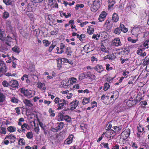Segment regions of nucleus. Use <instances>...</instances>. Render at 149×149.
Wrapping results in <instances>:
<instances>
[{
	"mask_svg": "<svg viewBox=\"0 0 149 149\" xmlns=\"http://www.w3.org/2000/svg\"><path fill=\"white\" fill-rule=\"evenodd\" d=\"M129 50L127 48H124L119 50L118 54L121 55L122 56H126L129 53Z\"/></svg>",
	"mask_w": 149,
	"mask_h": 149,
	"instance_id": "11",
	"label": "nucleus"
},
{
	"mask_svg": "<svg viewBox=\"0 0 149 149\" xmlns=\"http://www.w3.org/2000/svg\"><path fill=\"white\" fill-rule=\"evenodd\" d=\"M33 135L32 132H29L26 134V136L29 139H31L33 138Z\"/></svg>",
	"mask_w": 149,
	"mask_h": 149,
	"instance_id": "50",
	"label": "nucleus"
},
{
	"mask_svg": "<svg viewBox=\"0 0 149 149\" xmlns=\"http://www.w3.org/2000/svg\"><path fill=\"white\" fill-rule=\"evenodd\" d=\"M120 28L121 31L124 33H126L128 31V29L126 28L123 24L121 23H120Z\"/></svg>",
	"mask_w": 149,
	"mask_h": 149,
	"instance_id": "36",
	"label": "nucleus"
},
{
	"mask_svg": "<svg viewBox=\"0 0 149 149\" xmlns=\"http://www.w3.org/2000/svg\"><path fill=\"white\" fill-rule=\"evenodd\" d=\"M140 104L141 107L143 108L145 107L146 106L147 104V102L146 101H142L140 102Z\"/></svg>",
	"mask_w": 149,
	"mask_h": 149,
	"instance_id": "60",
	"label": "nucleus"
},
{
	"mask_svg": "<svg viewBox=\"0 0 149 149\" xmlns=\"http://www.w3.org/2000/svg\"><path fill=\"white\" fill-rule=\"evenodd\" d=\"M6 138L10 139V143H14L15 141L16 138L15 135L11 134L10 135H8L6 136Z\"/></svg>",
	"mask_w": 149,
	"mask_h": 149,
	"instance_id": "20",
	"label": "nucleus"
},
{
	"mask_svg": "<svg viewBox=\"0 0 149 149\" xmlns=\"http://www.w3.org/2000/svg\"><path fill=\"white\" fill-rule=\"evenodd\" d=\"M101 99L103 100V102L105 104H108L111 102L109 101V96H105V95H103L101 97Z\"/></svg>",
	"mask_w": 149,
	"mask_h": 149,
	"instance_id": "17",
	"label": "nucleus"
},
{
	"mask_svg": "<svg viewBox=\"0 0 149 149\" xmlns=\"http://www.w3.org/2000/svg\"><path fill=\"white\" fill-rule=\"evenodd\" d=\"M128 40L132 43H135L138 40V39L137 38L135 40L133 39L131 37H129L128 38Z\"/></svg>",
	"mask_w": 149,
	"mask_h": 149,
	"instance_id": "63",
	"label": "nucleus"
},
{
	"mask_svg": "<svg viewBox=\"0 0 149 149\" xmlns=\"http://www.w3.org/2000/svg\"><path fill=\"white\" fill-rule=\"evenodd\" d=\"M18 100L15 97H12L10 100V101L13 103H17L18 102Z\"/></svg>",
	"mask_w": 149,
	"mask_h": 149,
	"instance_id": "58",
	"label": "nucleus"
},
{
	"mask_svg": "<svg viewBox=\"0 0 149 149\" xmlns=\"http://www.w3.org/2000/svg\"><path fill=\"white\" fill-rule=\"evenodd\" d=\"M112 128L114 130V131L118 134L121 132L122 128V125H120L118 126H114L112 127Z\"/></svg>",
	"mask_w": 149,
	"mask_h": 149,
	"instance_id": "25",
	"label": "nucleus"
},
{
	"mask_svg": "<svg viewBox=\"0 0 149 149\" xmlns=\"http://www.w3.org/2000/svg\"><path fill=\"white\" fill-rule=\"evenodd\" d=\"M64 120L69 123H71L72 121L71 118L68 115H65L64 116Z\"/></svg>",
	"mask_w": 149,
	"mask_h": 149,
	"instance_id": "45",
	"label": "nucleus"
},
{
	"mask_svg": "<svg viewBox=\"0 0 149 149\" xmlns=\"http://www.w3.org/2000/svg\"><path fill=\"white\" fill-rule=\"evenodd\" d=\"M142 97H140L139 98L134 100H129L128 101L127 104L129 107H132L134 105H136L138 103L140 102L142 99Z\"/></svg>",
	"mask_w": 149,
	"mask_h": 149,
	"instance_id": "8",
	"label": "nucleus"
},
{
	"mask_svg": "<svg viewBox=\"0 0 149 149\" xmlns=\"http://www.w3.org/2000/svg\"><path fill=\"white\" fill-rule=\"evenodd\" d=\"M7 130L10 132H15L16 130V128L12 126H10L7 128Z\"/></svg>",
	"mask_w": 149,
	"mask_h": 149,
	"instance_id": "42",
	"label": "nucleus"
},
{
	"mask_svg": "<svg viewBox=\"0 0 149 149\" xmlns=\"http://www.w3.org/2000/svg\"><path fill=\"white\" fill-rule=\"evenodd\" d=\"M24 119L23 118H21L19 119L18 122V125L19 126H22L23 124L22 122H23L24 121Z\"/></svg>",
	"mask_w": 149,
	"mask_h": 149,
	"instance_id": "61",
	"label": "nucleus"
},
{
	"mask_svg": "<svg viewBox=\"0 0 149 149\" xmlns=\"http://www.w3.org/2000/svg\"><path fill=\"white\" fill-rule=\"evenodd\" d=\"M113 94L111 97V99H113L114 97L115 98V100H116L118 97L119 93L118 91H115L113 92Z\"/></svg>",
	"mask_w": 149,
	"mask_h": 149,
	"instance_id": "30",
	"label": "nucleus"
},
{
	"mask_svg": "<svg viewBox=\"0 0 149 149\" xmlns=\"http://www.w3.org/2000/svg\"><path fill=\"white\" fill-rule=\"evenodd\" d=\"M64 125V124L62 122L53 124V125L51 128V130L53 132H57L61 130L63 128Z\"/></svg>",
	"mask_w": 149,
	"mask_h": 149,
	"instance_id": "5",
	"label": "nucleus"
},
{
	"mask_svg": "<svg viewBox=\"0 0 149 149\" xmlns=\"http://www.w3.org/2000/svg\"><path fill=\"white\" fill-rule=\"evenodd\" d=\"M2 84L4 87H8L9 86V82L8 83L6 80H4L2 82Z\"/></svg>",
	"mask_w": 149,
	"mask_h": 149,
	"instance_id": "62",
	"label": "nucleus"
},
{
	"mask_svg": "<svg viewBox=\"0 0 149 149\" xmlns=\"http://www.w3.org/2000/svg\"><path fill=\"white\" fill-rule=\"evenodd\" d=\"M6 37L5 31L2 29H0V42L3 41Z\"/></svg>",
	"mask_w": 149,
	"mask_h": 149,
	"instance_id": "24",
	"label": "nucleus"
},
{
	"mask_svg": "<svg viewBox=\"0 0 149 149\" xmlns=\"http://www.w3.org/2000/svg\"><path fill=\"white\" fill-rule=\"evenodd\" d=\"M113 32L116 34L119 35L121 33V31L119 27H117L114 29Z\"/></svg>",
	"mask_w": 149,
	"mask_h": 149,
	"instance_id": "57",
	"label": "nucleus"
},
{
	"mask_svg": "<svg viewBox=\"0 0 149 149\" xmlns=\"http://www.w3.org/2000/svg\"><path fill=\"white\" fill-rule=\"evenodd\" d=\"M25 140L23 138H20L18 141V145L21 146H25L26 145Z\"/></svg>",
	"mask_w": 149,
	"mask_h": 149,
	"instance_id": "35",
	"label": "nucleus"
},
{
	"mask_svg": "<svg viewBox=\"0 0 149 149\" xmlns=\"http://www.w3.org/2000/svg\"><path fill=\"white\" fill-rule=\"evenodd\" d=\"M26 14L31 21L33 19V15L32 13L27 11L26 12Z\"/></svg>",
	"mask_w": 149,
	"mask_h": 149,
	"instance_id": "52",
	"label": "nucleus"
},
{
	"mask_svg": "<svg viewBox=\"0 0 149 149\" xmlns=\"http://www.w3.org/2000/svg\"><path fill=\"white\" fill-rule=\"evenodd\" d=\"M145 49H140L138 50L137 51V53L138 54L142 56H144L146 55V53L145 52H144L143 53V51Z\"/></svg>",
	"mask_w": 149,
	"mask_h": 149,
	"instance_id": "31",
	"label": "nucleus"
},
{
	"mask_svg": "<svg viewBox=\"0 0 149 149\" xmlns=\"http://www.w3.org/2000/svg\"><path fill=\"white\" fill-rule=\"evenodd\" d=\"M8 68L5 63L3 62H0V77L5 75L7 76L12 77L11 73H6L7 72Z\"/></svg>",
	"mask_w": 149,
	"mask_h": 149,
	"instance_id": "3",
	"label": "nucleus"
},
{
	"mask_svg": "<svg viewBox=\"0 0 149 149\" xmlns=\"http://www.w3.org/2000/svg\"><path fill=\"white\" fill-rule=\"evenodd\" d=\"M93 26L92 25H91L90 26H89L87 29V33L90 35L92 34L94 32V28L92 27Z\"/></svg>",
	"mask_w": 149,
	"mask_h": 149,
	"instance_id": "40",
	"label": "nucleus"
},
{
	"mask_svg": "<svg viewBox=\"0 0 149 149\" xmlns=\"http://www.w3.org/2000/svg\"><path fill=\"white\" fill-rule=\"evenodd\" d=\"M57 43L56 41H52V44L49 47L48 51L49 52H51L53 50V49L56 45Z\"/></svg>",
	"mask_w": 149,
	"mask_h": 149,
	"instance_id": "27",
	"label": "nucleus"
},
{
	"mask_svg": "<svg viewBox=\"0 0 149 149\" xmlns=\"http://www.w3.org/2000/svg\"><path fill=\"white\" fill-rule=\"evenodd\" d=\"M48 112L50 113V116L54 117L55 115V111L53 110L52 108H50L49 109Z\"/></svg>",
	"mask_w": 149,
	"mask_h": 149,
	"instance_id": "49",
	"label": "nucleus"
},
{
	"mask_svg": "<svg viewBox=\"0 0 149 149\" xmlns=\"http://www.w3.org/2000/svg\"><path fill=\"white\" fill-rule=\"evenodd\" d=\"M91 47L89 44H87L84 46V49L85 50L88 51L89 52L92 51L90 48Z\"/></svg>",
	"mask_w": 149,
	"mask_h": 149,
	"instance_id": "56",
	"label": "nucleus"
},
{
	"mask_svg": "<svg viewBox=\"0 0 149 149\" xmlns=\"http://www.w3.org/2000/svg\"><path fill=\"white\" fill-rule=\"evenodd\" d=\"M63 60L64 63H68L71 65H72L73 64V62L72 60L64 58H62L61 59V63H62V61Z\"/></svg>",
	"mask_w": 149,
	"mask_h": 149,
	"instance_id": "39",
	"label": "nucleus"
},
{
	"mask_svg": "<svg viewBox=\"0 0 149 149\" xmlns=\"http://www.w3.org/2000/svg\"><path fill=\"white\" fill-rule=\"evenodd\" d=\"M89 98H87L84 97L82 103L83 105L86 104L89 102Z\"/></svg>",
	"mask_w": 149,
	"mask_h": 149,
	"instance_id": "54",
	"label": "nucleus"
},
{
	"mask_svg": "<svg viewBox=\"0 0 149 149\" xmlns=\"http://www.w3.org/2000/svg\"><path fill=\"white\" fill-rule=\"evenodd\" d=\"M20 92L26 97H31L32 96V92L31 90L28 89L26 90L24 88H21Z\"/></svg>",
	"mask_w": 149,
	"mask_h": 149,
	"instance_id": "9",
	"label": "nucleus"
},
{
	"mask_svg": "<svg viewBox=\"0 0 149 149\" xmlns=\"http://www.w3.org/2000/svg\"><path fill=\"white\" fill-rule=\"evenodd\" d=\"M112 45L113 46L116 47L121 46L122 44L119 38H115L112 41Z\"/></svg>",
	"mask_w": 149,
	"mask_h": 149,
	"instance_id": "16",
	"label": "nucleus"
},
{
	"mask_svg": "<svg viewBox=\"0 0 149 149\" xmlns=\"http://www.w3.org/2000/svg\"><path fill=\"white\" fill-rule=\"evenodd\" d=\"M119 19V17L118 15L116 13H114L113 15L112 20L114 22H116L118 21Z\"/></svg>",
	"mask_w": 149,
	"mask_h": 149,
	"instance_id": "32",
	"label": "nucleus"
},
{
	"mask_svg": "<svg viewBox=\"0 0 149 149\" xmlns=\"http://www.w3.org/2000/svg\"><path fill=\"white\" fill-rule=\"evenodd\" d=\"M116 132L114 131V130H109V131H108V132L107 133L106 135L107 136H106L107 137H109L108 136H107V135H109V134L111 135L112 136V138L113 137V136H115L116 134Z\"/></svg>",
	"mask_w": 149,
	"mask_h": 149,
	"instance_id": "37",
	"label": "nucleus"
},
{
	"mask_svg": "<svg viewBox=\"0 0 149 149\" xmlns=\"http://www.w3.org/2000/svg\"><path fill=\"white\" fill-rule=\"evenodd\" d=\"M20 34L24 38H27L29 36V33L26 32V31L23 29H20L19 31Z\"/></svg>",
	"mask_w": 149,
	"mask_h": 149,
	"instance_id": "28",
	"label": "nucleus"
},
{
	"mask_svg": "<svg viewBox=\"0 0 149 149\" xmlns=\"http://www.w3.org/2000/svg\"><path fill=\"white\" fill-rule=\"evenodd\" d=\"M14 40L9 35L6 37L3 41H2L3 43L1 45L0 47V52L5 54H8L12 45L13 44Z\"/></svg>",
	"mask_w": 149,
	"mask_h": 149,
	"instance_id": "1",
	"label": "nucleus"
},
{
	"mask_svg": "<svg viewBox=\"0 0 149 149\" xmlns=\"http://www.w3.org/2000/svg\"><path fill=\"white\" fill-rule=\"evenodd\" d=\"M9 86L13 88H17L19 86L18 81L16 80H11L9 81Z\"/></svg>",
	"mask_w": 149,
	"mask_h": 149,
	"instance_id": "15",
	"label": "nucleus"
},
{
	"mask_svg": "<svg viewBox=\"0 0 149 149\" xmlns=\"http://www.w3.org/2000/svg\"><path fill=\"white\" fill-rule=\"evenodd\" d=\"M3 3L6 6H11L12 7L15 5V2L11 0H3Z\"/></svg>",
	"mask_w": 149,
	"mask_h": 149,
	"instance_id": "21",
	"label": "nucleus"
},
{
	"mask_svg": "<svg viewBox=\"0 0 149 149\" xmlns=\"http://www.w3.org/2000/svg\"><path fill=\"white\" fill-rule=\"evenodd\" d=\"M143 46L146 48L148 49L149 47V40H146L143 43Z\"/></svg>",
	"mask_w": 149,
	"mask_h": 149,
	"instance_id": "59",
	"label": "nucleus"
},
{
	"mask_svg": "<svg viewBox=\"0 0 149 149\" xmlns=\"http://www.w3.org/2000/svg\"><path fill=\"white\" fill-rule=\"evenodd\" d=\"M84 5L83 4H77L76 5L75 8L76 10H78L79 9V8H82L84 7Z\"/></svg>",
	"mask_w": 149,
	"mask_h": 149,
	"instance_id": "64",
	"label": "nucleus"
},
{
	"mask_svg": "<svg viewBox=\"0 0 149 149\" xmlns=\"http://www.w3.org/2000/svg\"><path fill=\"white\" fill-rule=\"evenodd\" d=\"M85 72H84L80 74L79 75V79L81 81L83 79H86Z\"/></svg>",
	"mask_w": 149,
	"mask_h": 149,
	"instance_id": "43",
	"label": "nucleus"
},
{
	"mask_svg": "<svg viewBox=\"0 0 149 149\" xmlns=\"http://www.w3.org/2000/svg\"><path fill=\"white\" fill-rule=\"evenodd\" d=\"M137 129L138 132L141 133L144 131V128L142 125L139 124L137 127Z\"/></svg>",
	"mask_w": 149,
	"mask_h": 149,
	"instance_id": "47",
	"label": "nucleus"
},
{
	"mask_svg": "<svg viewBox=\"0 0 149 149\" xmlns=\"http://www.w3.org/2000/svg\"><path fill=\"white\" fill-rule=\"evenodd\" d=\"M37 87L40 89H42L41 90H45L46 89L45 84L44 83L38 82L37 83Z\"/></svg>",
	"mask_w": 149,
	"mask_h": 149,
	"instance_id": "23",
	"label": "nucleus"
},
{
	"mask_svg": "<svg viewBox=\"0 0 149 149\" xmlns=\"http://www.w3.org/2000/svg\"><path fill=\"white\" fill-rule=\"evenodd\" d=\"M94 69L99 73H100L103 70L102 66L100 65H97L95 67H94Z\"/></svg>",
	"mask_w": 149,
	"mask_h": 149,
	"instance_id": "26",
	"label": "nucleus"
},
{
	"mask_svg": "<svg viewBox=\"0 0 149 149\" xmlns=\"http://www.w3.org/2000/svg\"><path fill=\"white\" fill-rule=\"evenodd\" d=\"M21 129H26L27 130H29L30 129V127L27 124L24 123L21 126Z\"/></svg>",
	"mask_w": 149,
	"mask_h": 149,
	"instance_id": "53",
	"label": "nucleus"
},
{
	"mask_svg": "<svg viewBox=\"0 0 149 149\" xmlns=\"http://www.w3.org/2000/svg\"><path fill=\"white\" fill-rule=\"evenodd\" d=\"M110 86L109 84L107 83H106L104 84V86L103 87V90L105 91H107L109 88Z\"/></svg>",
	"mask_w": 149,
	"mask_h": 149,
	"instance_id": "55",
	"label": "nucleus"
},
{
	"mask_svg": "<svg viewBox=\"0 0 149 149\" xmlns=\"http://www.w3.org/2000/svg\"><path fill=\"white\" fill-rule=\"evenodd\" d=\"M23 102L26 107H31L33 106V104L31 102V101L29 100L24 99L23 100Z\"/></svg>",
	"mask_w": 149,
	"mask_h": 149,
	"instance_id": "22",
	"label": "nucleus"
},
{
	"mask_svg": "<svg viewBox=\"0 0 149 149\" xmlns=\"http://www.w3.org/2000/svg\"><path fill=\"white\" fill-rule=\"evenodd\" d=\"M60 49L61 50L59 52H56L57 54H61L64 52V49L65 48V45L63 43H61L60 45Z\"/></svg>",
	"mask_w": 149,
	"mask_h": 149,
	"instance_id": "44",
	"label": "nucleus"
},
{
	"mask_svg": "<svg viewBox=\"0 0 149 149\" xmlns=\"http://www.w3.org/2000/svg\"><path fill=\"white\" fill-rule=\"evenodd\" d=\"M6 27L7 29L11 32H12L13 30V27L11 25V22L9 20H7L6 22Z\"/></svg>",
	"mask_w": 149,
	"mask_h": 149,
	"instance_id": "19",
	"label": "nucleus"
},
{
	"mask_svg": "<svg viewBox=\"0 0 149 149\" xmlns=\"http://www.w3.org/2000/svg\"><path fill=\"white\" fill-rule=\"evenodd\" d=\"M130 134V130L129 129H126L123 131L121 134L120 139L122 140L123 142L129 137Z\"/></svg>",
	"mask_w": 149,
	"mask_h": 149,
	"instance_id": "6",
	"label": "nucleus"
},
{
	"mask_svg": "<svg viewBox=\"0 0 149 149\" xmlns=\"http://www.w3.org/2000/svg\"><path fill=\"white\" fill-rule=\"evenodd\" d=\"M100 1L99 0H88V3L91 5V10L93 12H95L100 7Z\"/></svg>",
	"mask_w": 149,
	"mask_h": 149,
	"instance_id": "4",
	"label": "nucleus"
},
{
	"mask_svg": "<svg viewBox=\"0 0 149 149\" xmlns=\"http://www.w3.org/2000/svg\"><path fill=\"white\" fill-rule=\"evenodd\" d=\"M65 116L62 114V113H59L58 115L57 120L58 121H63L64 120V117Z\"/></svg>",
	"mask_w": 149,
	"mask_h": 149,
	"instance_id": "41",
	"label": "nucleus"
},
{
	"mask_svg": "<svg viewBox=\"0 0 149 149\" xmlns=\"http://www.w3.org/2000/svg\"><path fill=\"white\" fill-rule=\"evenodd\" d=\"M77 81V79L76 78L74 77H72L69 78V80L68 81V83L73 85Z\"/></svg>",
	"mask_w": 149,
	"mask_h": 149,
	"instance_id": "34",
	"label": "nucleus"
},
{
	"mask_svg": "<svg viewBox=\"0 0 149 149\" xmlns=\"http://www.w3.org/2000/svg\"><path fill=\"white\" fill-rule=\"evenodd\" d=\"M107 15V13L106 12L104 11H102L100 14L98 19L99 22H102L104 21Z\"/></svg>",
	"mask_w": 149,
	"mask_h": 149,
	"instance_id": "13",
	"label": "nucleus"
},
{
	"mask_svg": "<svg viewBox=\"0 0 149 149\" xmlns=\"http://www.w3.org/2000/svg\"><path fill=\"white\" fill-rule=\"evenodd\" d=\"M108 2L109 4L108 8L110 9L115 3V1L114 0H108Z\"/></svg>",
	"mask_w": 149,
	"mask_h": 149,
	"instance_id": "33",
	"label": "nucleus"
},
{
	"mask_svg": "<svg viewBox=\"0 0 149 149\" xmlns=\"http://www.w3.org/2000/svg\"><path fill=\"white\" fill-rule=\"evenodd\" d=\"M141 26H134L132 30L131 33L132 35L136 36L137 37L138 35L141 33Z\"/></svg>",
	"mask_w": 149,
	"mask_h": 149,
	"instance_id": "7",
	"label": "nucleus"
},
{
	"mask_svg": "<svg viewBox=\"0 0 149 149\" xmlns=\"http://www.w3.org/2000/svg\"><path fill=\"white\" fill-rule=\"evenodd\" d=\"M12 50L14 52L17 54H19L20 52L19 48L16 45L12 48Z\"/></svg>",
	"mask_w": 149,
	"mask_h": 149,
	"instance_id": "38",
	"label": "nucleus"
},
{
	"mask_svg": "<svg viewBox=\"0 0 149 149\" xmlns=\"http://www.w3.org/2000/svg\"><path fill=\"white\" fill-rule=\"evenodd\" d=\"M47 5L50 7H51L52 6H54L55 3L56 2V0H47ZM46 2H45L46 3Z\"/></svg>",
	"mask_w": 149,
	"mask_h": 149,
	"instance_id": "46",
	"label": "nucleus"
},
{
	"mask_svg": "<svg viewBox=\"0 0 149 149\" xmlns=\"http://www.w3.org/2000/svg\"><path fill=\"white\" fill-rule=\"evenodd\" d=\"M86 79H88L91 81L94 80L95 78V75L92 74L90 71L85 72Z\"/></svg>",
	"mask_w": 149,
	"mask_h": 149,
	"instance_id": "14",
	"label": "nucleus"
},
{
	"mask_svg": "<svg viewBox=\"0 0 149 149\" xmlns=\"http://www.w3.org/2000/svg\"><path fill=\"white\" fill-rule=\"evenodd\" d=\"M42 42L44 44V46L45 47L49 46L51 43V42L48 40L45 39L43 40Z\"/></svg>",
	"mask_w": 149,
	"mask_h": 149,
	"instance_id": "51",
	"label": "nucleus"
},
{
	"mask_svg": "<svg viewBox=\"0 0 149 149\" xmlns=\"http://www.w3.org/2000/svg\"><path fill=\"white\" fill-rule=\"evenodd\" d=\"M6 101V96L4 93L0 92V106H4Z\"/></svg>",
	"mask_w": 149,
	"mask_h": 149,
	"instance_id": "10",
	"label": "nucleus"
},
{
	"mask_svg": "<svg viewBox=\"0 0 149 149\" xmlns=\"http://www.w3.org/2000/svg\"><path fill=\"white\" fill-rule=\"evenodd\" d=\"M55 104H57V110H61L63 109L65 105L68 104V102L66 101L65 99H61L58 97H56L54 100Z\"/></svg>",
	"mask_w": 149,
	"mask_h": 149,
	"instance_id": "2",
	"label": "nucleus"
},
{
	"mask_svg": "<svg viewBox=\"0 0 149 149\" xmlns=\"http://www.w3.org/2000/svg\"><path fill=\"white\" fill-rule=\"evenodd\" d=\"M65 53L68 56H71L72 55V52L70 47H66L65 50Z\"/></svg>",
	"mask_w": 149,
	"mask_h": 149,
	"instance_id": "29",
	"label": "nucleus"
},
{
	"mask_svg": "<svg viewBox=\"0 0 149 149\" xmlns=\"http://www.w3.org/2000/svg\"><path fill=\"white\" fill-rule=\"evenodd\" d=\"M10 16V14L9 13L5 11H4V12H3V14L2 18L3 19H6L8 18Z\"/></svg>",
	"mask_w": 149,
	"mask_h": 149,
	"instance_id": "48",
	"label": "nucleus"
},
{
	"mask_svg": "<svg viewBox=\"0 0 149 149\" xmlns=\"http://www.w3.org/2000/svg\"><path fill=\"white\" fill-rule=\"evenodd\" d=\"M74 138V136L73 134H71L69 135L64 142L66 144H70L72 143L73 139Z\"/></svg>",
	"mask_w": 149,
	"mask_h": 149,
	"instance_id": "18",
	"label": "nucleus"
},
{
	"mask_svg": "<svg viewBox=\"0 0 149 149\" xmlns=\"http://www.w3.org/2000/svg\"><path fill=\"white\" fill-rule=\"evenodd\" d=\"M79 101L76 100L71 102L70 104V110L73 111L75 109L79 104Z\"/></svg>",
	"mask_w": 149,
	"mask_h": 149,
	"instance_id": "12",
	"label": "nucleus"
}]
</instances>
